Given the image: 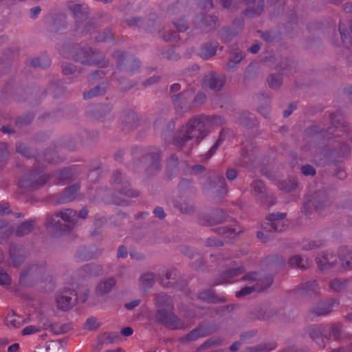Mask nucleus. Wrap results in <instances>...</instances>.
<instances>
[{
  "mask_svg": "<svg viewBox=\"0 0 352 352\" xmlns=\"http://www.w3.org/2000/svg\"><path fill=\"white\" fill-rule=\"evenodd\" d=\"M72 56L75 61L80 62L82 65H95L100 67L105 65L103 63L104 55L100 52L94 50L89 46L74 45L72 51Z\"/></svg>",
  "mask_w": 352,
  "mask_h": 352,
  "instance_id": "nucleus-1",
  "label": "nucleus"
},
{
  "mask_svg": "<svg viewBox=\"0 0 352 352\" xmlns=\"http://www.w3.org/2000/svg\"><path fill=\"white\" fill-rule=\"evenodd\" d=\"M43 172L44 169L41 166L31 169L19 180V187L28 192L43 187L50 179V175Z\"/></svg>",
  "mask_w": 352,
  "mask_h": 352,
  "instance_id": "nucleus-2",
  "label": "nucleus"
},
{
  "mask_svg": "<svg viewBox=\"0 0 352 352\" xmlns=\"http://www.w3.org/2000/svg\"><path fill=\"white\" fill-rule=\"evenodd\" d=\"M47 267L45 260L26 265L19 275V283L24 287H32L41 277V272Z\"/></svg>",
  "mask_w": 352,
  "mask_h": 352,
  "instance_id": "nucleus-3",
  "label": "nucleus"
},
{
  "mask_svg": "<svg viewBox=\"0 0 352 352\" xmlns=\"http://www.w3.org/2000/svg\"><path fill=\"white\" fill-rule=\"evenodd\" d=\"M112 56L116 60L118 72H133L140 67V61L133 54L125 51L116 50Z\"/></svg>",
  "mask_w": 352,
  "mask_h": 352,
  "instance_id": "nucleus-4",
  "label": "nucleus"
},
{
  "mask_svg": "<svg viewBox=\"0 0 352 352\" xmlns=\"http://www.w3.org/2000/svg\"><path fill=\"white\" fill-rule=\"evenodd\" d=\"M43 226L47 233L52 238H59L67 233L71 232L68 228L69 226L62 223L56 214L47 215Z\"/></svg>",
  "mask_w": 352,
  "mask_h": 352,
  "instance_id": "nucleus-5",
  "label": "nucleus"
},
{
  "mask_svg": "<svg viewBox=\"0 0 352 352\" xmlns=\"http://www.w3.org/2000/svg\"><path fill=\"white\" fill-rule=\"evenodd\" d=\"M173 309H157L155 314L157 322L172 329H181L184 327L183 321L172 311Z\"/></svg>",
  "mask_w": 352,
  "mask_h": 352,
  "instance_id": "nucleus-6",
  "label": "nucleus"
},
{
  "mask_svg": "<svg viewBox=\"0 0 352 352\" xmlns=\"http://www.w3.org/2000/svg\"><path fill=\"white\" fill-rule=\"evenodd\" d=\"M226 80L225 74L210 71L203 77L201 86L215 92L220 91L223 89Z\"/></svg>",
  "mask_w": 352,
  "mask_h": 352,
  "instance_id": "nucleus-7",
  "label": "nucleus"
},
{
  "mask_svg": "<svg viewBox=\"0 0 352 352\" xmlns=\"http://www.w3.org/2000/svg\"><path fill=\"white\" fill-rule=\"evenodd\" d=\"M78 296L74 289H64L56 294V302L58 309L66 311L76 303Z\"/></svg>",
  "mask_w": 352,
  "mask_h": 352,
  "instance_id": "nucleus-8",
  "label": "nucleus"
},
{
  "mask_svg": "<svg viewBox=\"0 0 352 352\" xmlns=\"http://www.w3.org/2000/svg\"><path fill=\"white\" fill-rule=\"evenodd\" d=\"M186 126L189 131L191 139L195 138L197 142H199L209 133V130L206 128L205 123L203 122L198 116L189 120Z\"/></svg>",
  "mask_w": 352,
  "mask_h": 352,
  "instance_id": "nucleus-9",
  "label": "nucleus"
},
{
  "mask_svg": "<svg viewBox=\"0 0 352 352\" xmlns=\"http://www.w3.org/2000/svg\"><path fill=\"white\" fill-rule=\"evenodd\" d=\"M162 151L160 148H154L146 153L143 156V160L146 164V171L153 174L158 172L161 168V159Z\"/></svg>",
  "mask_w": 352,
  "mask_h": 352,
  "instance_id": "nucleus-10",
  "label": "nucleus"
},
{
  "mask_svg": "<svg viewBox=\"0 0 352 352\" xmlns=\"http://www.w3.org/2000/svg\"><path fill=\"white\" fill-rule=\"evenodd\" d=\"M219 19L215 15L200 13L195 20L196 28L201 29L205 32H212L216 30Z\"/></svg>",
  "mask_w": 352,
  "mask_h": 352,
  "instance_id": "nucleus-11",
  "label": "nucleus"
},
{
  "mask_svg": "<svg viewBox=\"0 0 352 352\" xmlns=\"http://www.w3.org/2000/svg\"><path fill=\"white\" fill-rule=\"evenodd\" d=\"M199 219L202 221L203 225L213 226L223 223L227 219V215L222 209L212 208L207 212L201 214Z\"/></svg>",
  "mask_w": 352,
  "mask_h": 352,
  "instance_id": "nucleus-12",
  "label": "nucleus"
},
{
  "mask_svg": "<svg viewBox=\"0 0 352 352\" xmlns=\"http://www.w3.org/2000/svg\"><path fill=\"white\" fill-rule=\"evenodd\" d=\"M195 94L194 89H188L171 96L172 102L177 111H185L190 109L189 100Z\"/></svg>",
  "mask_w": 352,
  "mask_h": 352,
  "instance_id": "nucleus-13",
  "label": "nucleus"
},
{
  "mask_svg": "<svg viewBox=\"0 0 352 352\" xmlns=\"http://www.w3.org/2000/svg\"><path fill=\"white\" fill-rule=\"evenodd\" d=\"M120 120L124 129L131 131L138 127L142 117L132 109H126L122 112Z\"/></svg>",
  "mask_w": 352,
  "mask_h": 352,
  "instance_id": "nucleus-14",
  "label": "nucleus"
},
{
  "mask_svg": "<svg viewBox=\"0 0 352 352\" xmlns=\"http://www.w3.org/2000/svg\"><path fill=\"white\" fill-rule=\"evenodd\" d=\"M187 168L188 164L184 160L179 161L175 154H171L166 160L165 175L167 179H172L177 174L179 166Z\"/></svg>",
  "mask_w": 352,
  "mask_h": 352,
  "instance_id": "nucleus-15",
  "label": "nucleus"
},
{
  "mask_svg": "<svg viewBox=\"0 0 352 352\" xmlns=\"http://www.w3.org/2000/svg\"><path fill=\"white\" fill-rule=\"evenodd\" d=\"M9 254L15 267H19L27 257V252L23 245L11 243L9 248Z\"/></svg>",
  "mask_w": 352,
  "mask_h": 352,
  "instance_id": "nucleus-16",
  "label": "nucleus"
},
{
  "mask_svg": "<svg viewBox=\"0 0 352 352\" xmlns=\"http://www.w3.org/2000/svg\"><path fill=\"white\" fill-rule=\"evenodd\" d=\"M276 314V311L271 307H256L250 311L248 317L252 320H267Z\"/></svg>",
  "mask_w": 352,
  "mask_h": 352,
  "instance_id": "nucleus-17",
  "label": "nucleus"
},
{
  "mask_svg": "<svg viewBox=\"0 0 352 352\" xmlns=\"http://www.w3.org/2000/svg\"><path fill=\"white\" fill-rule=\"evenodd\" d=\"M80 188V183H75L65 188L57 199V203L65 204L76 199Z\"/></svg>",
  "mask_w": 352,
  "mask_h": 352,
  "instance_id": "nucleus-18",
  "label": "nucleus"
},
{
  "mask_svg": "<svg viewBox=\"0 0 352 352\" xmlns=\"http://www.w3.org/2000/svg\"><path fill=\"white\" fill-rule=\"evenodd\" d=\"M55 214L64 221L65 225L69 226L68 228L71 232L76 228L78 223L76 210L72 208H66Z\"/></svg>",
  "mask_w": 352,
  "mask_h": 352,
  "instance_id": "nucleus-19",
  "label": "nucleus"
},
{
  "mask_svg": "<svg viewBox=\"0 0 352 352\" xmlns=\"http://www.w3.org/2000/svg\"><path fill=\"white\" fill-rule=\"evenodd\" d=\"M331 124L336 129H340L343 132L350 134L351 129L349 122L344 120V116L340 111L332 112L329 114Z\"/></svg>",
  "mask_w": 352,
  "mask_h": 352,
  "instance_id": "nucleus-20",
  "label": "nucleus"
},
{
  "mask_svg": "<svg viewBox=\"0 0 352 352\" xmlns=\"http://www.w3.org/2000/svg\"><path fill=\"white\" fill-rule=\"evenodd\" d=\"M153 126L155 130L161 131L162 135L166 137L174 131L175 122L172 119L160 117L154 121Z\"/></svg>",
  "mask_w": 352,
  "mask_h": 352,
  "instance_id": "nucleus-21",
  "label": "nucleus"
},
{
  "mask_svg": "<svg viewBox=\"0 0 352 352\" xmlns=\"http://www.w3.org/2000/svg\"><path fill=\"white\" fill-rule=\"evenodd\" d=\"M316 260L319 269L324 271L334 267L337 263L338 257L335 254L323 252L318 255Z\"/></svg>",
  "mask_w": 352,
  "mask_h": 352,
  "instance_id": "nucleus-22",
  "label": "nucleus"
},
{
  "mask_svg": "<svg viewBox=\"0 0 352 352\" xmlns=\"http://www.w3.org/2000/svg\"><path fill=\"white\" fill-rule=\"evenodd\" d=\"M329 197L325 190H319L313 195L311 199L309 201V204L317 210L324 209L328 202Z\"/></svg>",
  "mask_w": 352,
  "mask_h": 352,
  "instance_id": "nucleus-23",
  "label": "nucleus"
},
{
  "mask_svg": "<svg viewBox=\"0 0 352 352\" xmlns=\"http://www.w3.org/2000/svg\"><path fill=\"white\" fill-rule=\"evenodd\" d=\"M116 283L117 281L114 277H109L101 280L96 287V295L100 297L106 296L111 292Z\"/></svg>",
  "mask_w": 352,
  "mask_h": 352,
  "instance_id": "nucleus-24",
  "label": "nucleus"
},
{
  "mask_svg": "<svg viewBox=\"0 0 352 352\" xmlns=\"http://www.w3.org/2000/svg\"><path fill=\"white\" fill-rule=\"evenodd\" d=\"M197 298L203 302L211 304L223 303L227 301L224 296H219L210 289H205L199 293Z\"/></svg>",
  "mask_w": 352,
  "mask_h": 352,
  "instance_id": "nucleus-25",
  "label": "nucleus"
},
{
  "mask_svg": "<svg viewBox=\"0 0 352 352\" xmlns=\"http://www.w3.org/2000/svg\"><path fill=\"white\" fill-rule=\"evenodd\" d=\"M287 0H266L267 8L270 9V16L276 18L282 15L285 10Z\"/></svg>",
  "mask_w": 352,
  "mask_h": 352,
  "instance_id": "nucleus-26",
  "label": "nucleus"
},
{
  "mask_svg": "<svg viewBox=\"0 0 352 352\" xmlns=\"http://www.w3.org/2000/svg\"><path fill=\"white\" fill-rule=\"evenodd\" d=\"M334 300L329 299L324 301H320L315 305V306L309 310V312L314 314L316 316H321L329 314L332 311V306Z\"/></svg>",
  "mask_w": 352,
  "mask_h": 352,
  "instance_id": "nucleus-27",
  "label": "nucleus"
},
{
  "mask_svg": "<svg viewBox=\"0 0 352 352\" xmlns=\"http://www.w3.org/2000/svg\"><path fill=\"white\" fill-rule=\"evenodd\" d=\"M189 131H188L186 125L182 126L174 134L173 144L177 147H183L186 143L190 140Z\"/></svg>",
  "mask_w": 352,
  "mask_h": 352,
  "instance_id": "nucleus-28",
  "label": "nucleus"
},
{
  "mask_svg": "<svg viewBox=\"0 0 352 352\" xmlns=\"http://www.w3.org/2000/svg\"><path fill=\"white\" fill-rule=\"evenodd\" d=\"M234 118L239 124L247 128H253L256 124V118L248 111L237 113Z\"/></svg>",
  "mask_w": 352,
  "mask_h": 352,
  "instance_id": "nucleus-29",
  "label": "nucleus"
},
{
  "mask_svg": "<svg viewBox=\"0 0 352 352\" xmlns=\"http://www.w3.org/2000/svg\"><path fill=\"white\" fill-rule=\"evenodd\" d=\"M113 77L119 83L120 91L125 92L135 85L133 80H130L128 76H125L120 72H114Z\"/></svg>",
  "mask_w": 352,
  "mask_h": 352,
  "instance_id": "nucleus-30",
  "label": "nucleus"
},
{
  "mask_svg": "<svg viewBox=\"0 0 352 352\" xmlns=\"http://www.w3.org/2000/svg\"><path fill=\"white\" fill-rule=\"evenodd\" d=\"M258 73L259 66L258 63H251L249 64L243 74V83L245 85H248L250 82L253 81L257 78Z\"/></svg>",
  "mask_w": 352,
  "mask_h": 352,
  "instance_id": "nucleus-31",
  "label": "nucleus"
},
{
  "mask_svg": "<svg viewBox=\"0 0 352 352\" xmlns=\"http://www.w3.org/2000/svg\"><path fill=\"white\" fill-rule=\"evenodd\" d=\"M318 289L316 281L313 280L302 284L298 289V291L303 296L314 298L318 296Z\"/></svg>",
  "mask_w": 352,
  "mask_h": 352,
  "instance_id": "nucleus-32",
  "label": "nucleus"
},
{
  "mask_svg": "<svg viewBox=\"0 0 352 352\" xmlns=\"http://www.w3.org/2000/svg\"><path fill=\"white\" fill-rule=\"evenodd\" d=\"M155 304L157 309H173V300L166 293L156 294L155 297Z\"/></svg>",
  "mask_w": 352,
  "mask_h": 352,
  "instance_id": "nucleus-33",
  "label": "nucleus"
},
{
  "mask_svg": "<svg viewBox=\"0 0 352 352\" xmlns=\"http://www.w3.org/2000/svg\"><path fill=\"white\" fill-rule=\"evenodd\" d=\"M266 262L269 270L271 271L277 272L282 270L285 265V259L278 254L267 256Z\"/></svg>",
  "mask_w": 352,
  "mask_h": 352,
  "instance_id": "nucleus-34",
  "label": "nucleus"
},
{
  "mask_svg": "<svg viewBox=\"0 0 352 352\" xmlns=\"http://www.w3.org/2000/svg\"><path fill=\"white\" fill-rule=\"evenodd\" d=\"M36 224V221L34 219H29L21 223L16 228L15 235L18 237H21L30 234L34 229Z\"/></svg>",
  "mask_w": 352,
  "mask_h": 352,
  "instance_id": "nucleus-35",
  "label": "nucleus"
},
{
  "mask_svg": "<svg viewBox=\"0 0 352 352\" xmlns=\"http://www.w3.org/2000/svg\"><path fill=\"white\" fill-rule=\"evenodd\" d=\"M159 27L158 16L155 13L151 14L148 18H143L141 28L147 32L155 31Z\"/></svg>",
  "mask_w": 352,
  "mask_h": 352,
  "instance_id": "nucleus-36",
  "label": "nucleus"
},
{
  "mask_svg": "<svg viewBox=\"0 0 352 352\" xmlns=\"http://www.w3.org/2000/svg\"><path fill=\"white\" fill-rule=\"evenodd\" d=\"M245 272L243 267L230 268L224 271L219 277V283H229L230 279L236 277Z\"/></svg>",
  "mask_w": 352,
  "mask_h": 352,
  "instance_id": "nucleus-37",
  "label": "nucleus"
},
{
  "mask_svg": "<svg viewBox=\"0 0 352 352\" xmlns=\"http://www.w3.org/2000/svg\"><path fill=\"white\" fill-rule=\"evenodd\" d=\"M298 185V179L296 177H289L278 182V188L285 192H290L296 190Z\"/></svg>",
  "mask_w": 352,
  "mask_h": 352,
  "instance_id": "nucleus-38",
  "label": "nucleus"
},
{
  "mask_svg": "<svg viewBox=\"0 0 352 352\" xmlns=\"http://www.w3.org/2000/svg\"><path fill=\"white\" fill-rule=\"evenodd\" d=\"M66 25V16L65 14L59 13L52 17V24L50 26V31L54 33L58 32Z\"/></svg>",
  "mask_w": 352,
  "mask_h": 352,
  "instance_id": "nucleus-39",
  "label": "nucleus"
},
{
  "mask_svg": "<svg viewBox=\"0 0 352 352\" xmlns=\"http://www.w3.org/2000/svg\"><path fill=\"white\" fill-rule=\"evenodd\" d=\"M258 32L260 33L261 38L267 43H272L281 40L282 34L280 30L270 29L265 32L258 31Z\"/></svg>",
  "mask_w": 352,
  "mask_h": 352,
  "instance_id": "nucleus-40",
  "label": "nucleus"
},
{
  "mask_svg": "<svg viewBox=\"0 0 352 352\" xmlns=\"http://www.w3.org/2000/svg\"><path fill=\"white\" fill-rule=\"evenodd\" d=\"M162 284L165 287H173L177 284V276L175 269H169L162 278Z\"/></svg>",
  "mask_w": 352,
  "mask_h": 352,
  "instance_id": "nucleus-41",
  "label": "nucleus"
},
{
  "mask_svg": "<svg viewBox=\"0 0 352 352\" xmlns=\"http://www.w3.org/2000/svg\"><path fill=\"white\" fill-rule=\"evenodd\" d=\"M199 327L201 329V331L204 337L217 333L219 331L220 329L219 325L214 321L204 322L202 323H200L199 324Z\"/></svg>",
  "mask_w": 352,
  "mask_h": 352,
  "instance_id": "nucleus-42",
  "label": "nucleus"
},
{
  "mask_svg": "<svg viewBox=\"0 0 352 352\" xmlns=\"http://www.w3.org/2000/svg\"><path fill=\"white\" fill-rule=\"evenodd\" d=\"M237 34V32L235 29L232 28L229 26L223 27L219 30L217 33V36L223 43H229L232 41L234 36Z\"/></svg>",
  "mask_w": 352,
  "mask_h": 352,
  "instance_id": "nucleus-43",
  "label": "nucleus"
},
{
  "mask_svg": "<svg viewBox=\"0 0 352 352\" xmlns=\"http://www.w3.org/2000/svg\"><path fill=\"white\" fill-rule=\"evenodd\" d=\"M298 19L296 12L294 10H289L287 12L285 29L286 32L289 33L293 31L298 25ZM285 25V24H283Z\"/></svg>",
  "mask_w": 352,
  "mask_h": 352,
  "instance_id": "nucleus-44",
  "label": "nucleus"
},
{
  "mask_svg": "<svg viewBox=\"0 0 352 352\" xmlns=\"http://www.w3.org/2000/svg\"><path fill=\"white\" fill-rule=\"evenodd\" d=\"M69 10L73 13L75 17L80 19H87L89 14V9L87 7H83L81 4H74L69 6Z\"/></svg>",
  "mask_w": 352,
  "mask_h": 352,
  "instance_id": "nucleus-45",
  "label": "nucleus"
},
{
  "mask_svg": "<svg viewBox=\"0 0 352 352\" xmlns=\"http://www.w3.org/2000/svg\"><path fill=\"white\" fill-rule=\"evenodd\" d=\"M288 264L292 267H297L301 270H306L308 267L307 259H304L300 255H294L288 260Z\"/></svg>",
  "mask_w": 352,
  "mask_h": 352,
  "instance_id": "nucleus-46",
  "label": "nucleus"
},
{
  "mask_svg": "<svg viewBox=\"0 0 352 352\" xmlns=\"http://www.w3.org/2000/svg\"><path fill=\"white\" fill-rule=\"evenodd\" d=\"M34 118L33 113H27L16 118L14 125L19 128H22L30 124Z\"/></svg>",
  "mask_w": 352,
  "mask_h": 352,
  "instance_id": "nucleus-47",
  "label": "nucleus"
},
{
  "mask_svg": "<svg viewBox=\"0 0 352 352\" xmlns=\"http://www.w3.org/2000/svg\"><path fill=\"white\" fill-rule=\"evenodd\" d=\"M217 50V45H212L211 43H206L201 46L200 56L208 59L216 54Z\"/></svg>",
  "mask_w": 352,
  "mask_h": 352,
  "instance_id": "nucleus-48",
  "label": "nucleus"
},
{
  "mask_svg": "<svg viewBox=\"0 0 352 352\" xmlns=\"http://www.w3.org/2000/svg\"><path fill=\"white\" fill-rule=\"evenodd\" d=\"M267 82L272 89H278L283 83V77L279 74H271L267 78Z\"/></svg>",
  "mask_w": 352,
  "mask_h": 352,
  "instance_id": "nucleus-49",
  "label": "nucleus"
},
{
  "mask_svg": "<svg viewBox=\"0 0 352 352\" xmlns=\"http://www.w3.org/2000/svg\"><path fill=\"white\" fill-rule=\"evenodd\" d=\"M51 64V60L49 58L43 56V57H36L32 58L30 60V65L34 68H41L45 69L48 67Z\"/></svg>",
  "mask_w": 352,
  "mask_h": 352,
  "instance_id": "nucleus-50",
  "label": "nucleus"
},
{
  "mask_svg": "<svg viewBox=\"0 0 352 352\" xmlns=\"http://www.w3.org/2000/svg\"><path fill=\"white\" fill-rule=\"evenodd\" d=\"M254 196L258 199L261 195H264L267 192V188L264 182L261 180H255L252 184Z\"/></svg>",
  "mask_w": 352,
  "mask_h": 352,
  "instance_id": "nucleus-51",
  "label": "nucleus"
},
{
  "mask_svg": "<svg viewBox=\"0 0 352 352\" xmlns=\"http://www.w3.org/2000/svg\"><path fill=\"white\" fill-rule=\"evenodd\" d=\"M112 110V106L110 103H104L98 104L94 109V115L97 118H103L108 115Z\"/></svg>",
  "mask_w": 352,
  "mask_h": 352,
  "instance_id": "nucleus-52",
  "label": "nucleus"
},
{
  "mask_svg": "<svg viewBox=\"0 0 352 352\" xmlns=\"http://www.w3.org/2000/svg\"><path fill=\"white\" fill-rule=\"evenodd\" d=\"M276 347L274 344L264 343L258 344L255 346H248L246 348V352H268L273 350Z\"/></svg>",
  "mask_w": 352,
  "mask_h": 352,
  "instance_id": "nucleus-53",
  "label": "nucleus"
},
{
  "mask_svg": "<svg viewBox=\"0 0 352 352\" xmlns=\"http://www.w3.org/2000/svg\"><path fill=\"white\" fill-rule=\"evenodd\" d=\"M277 67L283 71L292 72L296 69V63L289 58H285L277 64Z\"/></svg>",
  "mask_w": 352,
  "mask_h": 352,
  "instance_id": "nucleus-54",
  "label": "nucleus"
},
{
  "mask_svg": "<svg viewBox=\"0 0 352 352\" xmlns=\"http://www.w3.org/2000/svg\"><path fill=\"white\" fill-rule=\"evenodd\" d=\"M106 93V89L104 87L97 85L94 88L91 89L89 91L84 92L83 97L85 99H89L95 96H102Z\"/></svg>",
  "mask_w": 352,
  "mask_h": 352,
  "instance_id": "nucleus-55",
  "label": "nucleus"
},
{
  "mask_svg": "<svg viewBox=\"0 0 352 352\" xmlns=\"http://www.w3.org/2000/svg\"><path fill=\"white\" fill-rule=\"evenodd\" d=\"M307 331L313 340L322 337L323 329L320 325H311L307 328Z\"/></svg>",
  "mask_w": 352,
  "mask_h": 352,
  "instance_id": "nucleus-56",
  "label": "nucleus"
},
{
  "mask_svg": "<svg viewBox=\"0 0 352 352\" xmlns=\"http://www.w3.org/2000/svg\"><path fill=\"white\" fill-rule=\"evenodd\" d=\"M16 150L17 153L28 158H32L34 157V153L32 149L25 144L20 143L16 146Z\"/></svg>",
  "mask_w": 352,
  "mask_h": 352,
  "instance_id": "nucleus-57",
  "label": "nucleus"
},
{
  "mask_svg": "<svg viewBox=\"0 0 352 352\" xmlns=\"http://www.w3.org/2000/svg\"><path fill=\"white\" fill-rule=\"evenodd\" d=\"M179 210L184 214H192L195 212V206L191 202L184 201L178 205Z\"/></svg>",
  "mask_w": 352,
  "mask_h": 352,
  "instance_id": "nucleus-58",
  "label": "nucleus"
},
{
  "mask_svg": "<svg viewBox=\"0 0 352 352\" xmlns=\"http://www.w3.org/2000/svg\"><path fill=\"white\" fill-rule=\"evenodd\" d=\"M74 174L72 169L69 167H65L60 170L58 179L60 181H72Z\"/></svg>",
  "mask_w": 352,
  "mask_h": 352,
  "instance_id": "nucleus-59",
  "label": "nucleus"
},
{
  "mask_svg": "<svg viewBox=\"0 0 352 352\" xmlns=\"http://www.w3.org/2000/svg\"><path fill=\"white\" fill-rule=\"evenodd\" d=\"M173 23L178 31L184 32L188 29V23L184 17L176 19L173 21Z\"/></svg>",
  "mask_w": 352,
  "mask_h": 352,
  "instance_id": "nucleus-60",
  "label": "nucleus"
},
{
  "mask_svg": "<svg viewBox=\"0 0 352 352\" xmlns=\"http://www.w3.org/2000/svg\"><path fill=\"white\" fill-rule=\"evenodd\" d=\"M254 292H260V288L258 287H243L241 290L236 292V296L237 298L245 297Z\"/></svg>",
  "mask_w": 352,
  "mask_h": 352,
  "instance_id": "nucleus-61",
  "label": "nucleus"
},
{
  "mask_svg": "<svg viewBox=\"0 0 352 352\" xmlns=\"http://www.w3.org/2000/svg\"><path fill=\"white\" fill-rule=\"evenodd\" d=\"M342 332V324L340 322L334 323L331 327V333L335 340H340Z\"/></svg>",
  "mask_w": 352,
  "mask_h": 352,
  "instance_id": "nucleus-62",
  "label": "nucleus"
},
{
  "mask_svg": "<svg viewBox=\"0 0 352 352\" xmlns=\"http://www.w3.org/2000/svg\"><path fill=\"white\" fill-rule=\"evenodd\" d=\"M198 116L203 121L204 123L207 122L216 124H222V118L219 116H206L204 114H202Z\"/></svg>",
  "mask_w": 352,
  "mask_h": 352,
  "instance_id": "nucleus-63",
  "label": "nucleus"
},
{
  "mask_svg": "<svg viewBox=\"0 0 352 352\" xmlns=\"http://www.w3.org/2000/svg\"><path fill=\"white\" fill-rule=\"evenodd\" d=\"M119 193L129 197H136L140 195L137 190L131 188L130 186H123L118 190Z\"/></svg>",
  "mask_w": 352,
  "mask_h": 352,
  "instance_id": "nucleus-64",
  "label": "nucleus"
}]
</instances>
